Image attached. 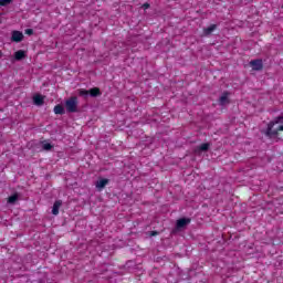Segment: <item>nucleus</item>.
<instances>
[{"label": "nucleus", "instance_id": "obj_1", "mask_svg": "<svg viewBox=\"0 0 283 283\" xmlns=\"http://www.w3.org/2000/svg\"><path fill=\"white\" fill-rule=\"evenodd\" d=\"M277 132H283V115L277 117L275 120L270 122L268 124V128L265 129V134L270 138L277 136Z\"/></svg>", "mask_w": 283, "mask_h": 283}, {"label": "nucleus", "instance_id": "obj_2", "mask_svg": "<svg viewBox=\"0 0 283 283\" xmlns=\"http://www.w3.org/2000/svg\"><path fill=\"white\" fill-rule=\"evenodd\" d=\"M65 107L67 112L74 113L78 107V99L76 97H71L65 102Z\"/></svg>", "mask_w": 283, "mask_h": 283}, {"label": "nucleus", "instance_id": "obj_3", "mask_svg": "<svg viewBox=\"0 0 283 283\" xmlns=\"http://www.w3.org/2000/svg\"><path fill=\"white\" fill-rule=\"evenodd\" d=\"M101 96V90L98 87L91 88L90 91L87 90H81L80 91V96Z\"/></svg>", "mask_w": 283, "mask_h": 283}, {"label": "nucleus", "instance_id": "obj_4", "mask_svg": "<svg viewBox=\"0 0 283 283\" xmlns=\"http://www.w3.org/2000/svg\"><path fill=\"white\" fill-rule=\"evenodd\" d=\"M11 41H13V43H21V41H23V32L12 31Z\"/></svg>", "mask_w": 283, "mask_h": 283}, {"label": "nucleus", "instance_id": "obj_5", "mask_svg": "<svg viewBox=\"0 0 283 283\" xmlns=\"http://www.w3.org/2000/svg\"><path fill=\"white\" fill-rule=\"evenodd\" d=\"M108 182H109V179L99 178L96 181L95 187H96V189H98V191H103V189H105V187H107Z\"/></svg>", "mask_w": 283, "mask_h": 283}, {"label": "nucleus", "instance_id": "obj_6", "mask_svg": "<svg viewBox=\"0 0 283 283\" xmlns=\"http://www.w3.org/2000/svg\"><path fill=\"white\" fill-rule=\"evenodd\" d=\"M44 101H45V96H43L41 94H36L33 96L34 105L41 106V105H43Z\"/></svg>", "mask_w": 283, "mask_h": 283}, {"label": "nucleus", "instance_id": "obj_7", "mask_svg": "<svg viewBox=\"0 0 283 283\" xmlns=\"http://www.w3.org/2000/svg\"><path fill=\"white\" fill-rule=\"evenodd\" d=\"M62 205H63V202L61 200H57L54 202L53 208H52L53 216H59V210L61 209Z\"/></svg>", "mask_w": 283, "mask_h": 283}, {"label": "nucleus", "instance_id": "obj_8", "mask_svg": "<svg viewBox=\"0 0 283 283\" xmlns=\"http://www.w3.org/2000/svg\"><path fill=\"white\" fill-rule=\"evenodd\" d=\"M252 70H262V60H254L250 62Z\"/></svg>", "mask_w": 283, "mask_h": 283}, {"label": "nucleus", "instance_id": "obj_9", "mask_svg": "<svg viewBox=\"0 0 283 283\" xmlns=\"http://www.w3.org/2000/svg\"><path fill=\"white\" fill-rule=\"evenodd\" d=\"M189 219H179L177 220V229H182L184 227H187L189 224Z\"/></svg>", "mask_w": 283, "mask_h": 283}, {"label": "nucleus", "instance_id": "obj_10", "mask_svg": "<svg viewBox=\"0 0 283 283\" xmlns=\"http://www.w3.org/2000/svg\"><path fill=\"white\" fill-rule=\"evenodd\" d=\"M15 61H21L22 59H25V51L19 50L14 53Z\"/></svg>", "mask_w": 283, "mask_h": 283}, {"label": "nucleus", "instance_id": "obj_11", "mask_svg": "<svg viewBox=\"0 0 283 283\" xmlns=\"http://www.w3.org/2000/svg\"><path fill=\"white\" fill-rule=\"evenodd\" d=\"M220 105H228L229 103V93H223L219 99Z\"/></svg>", "mask_w": 283, "mask_h": 283}, {"label": "nucleus", "instance_id": "obj_12", "mask_svg": "<svg viewBox=\"0 0 283 283\" xmlns=\"http://www.w3.org/2000/svg\"><path fill=\"white\" fill-rule=\"evenodd\" d=\"M54 114H65V108L62 105H56L54 107Z\"/></svg>", "mask_w": 283, "mask_h": 283}, {"label": "nucleus", "instance_id": "obj_13", "mask_svg": "<svg viewBox=\"0 0 283 283\" xmlns=\"http://www.w3.org/2000/svg\"><path fill=\"white\" fill-rule=\"evenodd\" d=\"M213 30H216V24H211L210 27L206 28L203 30V34H206V35L211 34V32H213Z\"/></svg>", "mask_w": 283, "mask_h": 283}, {"label": "nucleus", "instance_id": "obj_14", "mask_svg": "<svg viewBox=\"0 0 283 283\" xmlns=\"http://www.w3.org/2000/svg\"><path fill=\"white\" fill-rule=\"evenodd\" d=\"M15 200H19V196L13 195V196L9 197L8 202H10L12 205V203H14Z\"/></svg>", "mask_w": 283, "mask_h": 283}, {"label": "nucleus", "instance_id": "obj_15", "mask_svg": "<svg viewBox=\"0 0 283 283\" xmlns=\"http://www.w3.org/2000/svg\"><path fill=\"white\" fill-rule=\"evenodd\" d=\"M42 147H43V149H45V151H50V149H52V144L44 143Z\"/></svg>", "mask_w": 283, "mask_h": 283}, {"label": "nucleus", "instance_id": "obj_16", "mask_svg": "<svg viewBox=\"0 0 283 283\" xmlns=\"http://www.w3.org/2000/svg\"><path fill=\"white\" fill-rule=\"evenodd\" d=\"M199 149H200V151H207V149H209V144H201L199 146Z\"/></svg>", "mask_w": 283, "mask_h": 283}, {"label": "nucleus", "instance_id": "obj_17", "mask_svg": "<svg viewBox=\"0 0 283 283\" xmlns=\"http://www.w3.org/2000/svg\"><path fill=\"white\" fill-rule=\"evenodd\" d=\"M9 3H12V0H0V6H8Z\"/></svg>", "mask_w": 283, "mask_h": 283}, {"label": "nucleus", "instance_id": "obj_18", "mask_svg": "<svg viewBox=\"0 0 283 283\" xmlns=\"http://www.w3.org/2000/svg\"><path fill=\"white\" fill-rule=\"evenodd\" d=\"M32 32H33L32 29H27V30H25V34H29V35H30V34H32Z\"/></svg>", "mask_w": 283, "mask_h": 283}, {"label": "nucleus", "instance_id": "obj_19", "mask_svg": "<svg viewBox=\"0 0 283 283\" xmlns=\"http://www.w3.org/2000/svg\"><path fill=\"white\" fill-rule=\"evenodd\" d=\"M144 10H147L149 8V3L143 4Z\"/></svg>", "mask_w": 283, "mask_h": 283}, {"label": "nucleus", "instance_id": "obj_20", "mask_svg": "<svg viewBox=\"0 0 283 283\" xmlns=\"http://www.w3.org/2000/svg\"><path fill=\"white\" fill-rule=\"evenodd\" d=\"M2 55V52L0 51V56Z\"/></svg>", "mask_w": 283, "mask_h": 283}]
</instances>
